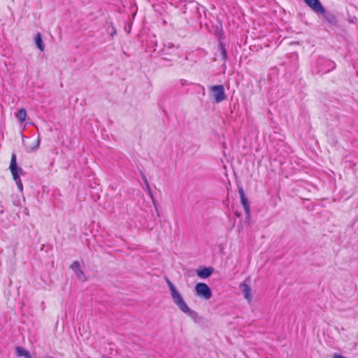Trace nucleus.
<instances>
[{"mask_svg":"<svg viewBox=\"0 0 358 358\" xmlns=\"http://www.w3.org/2000/svg\"><path fill=\"white\" fill-rule=\"evenodd\" d=\"M116 34V31H115V30L114 29L113 33H112V34H111V35H113V34Z\"/></svg>","mask_w":358,"mask_h":358,"instance_id":"19","label":"nucleus"},{"mask_svg":"<svg viewBox=\"0 0 358 358\" xmlns=\"http://www.w3.org/2000/svg\"><path fill=\"white\" fill-rule=\"evenodd\" d=\"M152 201H154V198L152 197ZM153 203H155V201H153ZM154 206H156V203H154Z\"/></svg>","mask_w":358,"mask_h":358,"instance_id":"20","label":"nucleus"},{"mask_svg":"<svg viewBox=\"0 0 358 358\" xmlns=\"http://www.w3.org/2000/svg\"><path fill=\"white\" fill-rule=\"evenodd\" d=\"M242 292L246 299L248 301L251 300L252 296H251V288L250 287L245 284V282L241 283L240 285Z\"/></svg>","mask_w":358,"mask_h":358,"instance_id":"12","label":"nucleus"},{"mask_svg":"<svg viewBox=\"0 0 358 358\" xmlns=\"http://www.w3.org/2000/svg\"><path fill=\"white\" fill-rule=\"evenodd\" d=\"M210 91L212 92V96L215 103H220L227 98L224 87L222 85L212 86L210 87Z\"/></svg>","mask_w":358,"mask_h":358,"instance_id":"4","label":"nucleus"},{"mask_svg":"<svg viewBox=\"0 0 358 358\" xmlns=\"http://www.w3.org/2000/svg\"><path fill=\"white\" fill-rule=\"evenodd\" d=\"M34 40H35V43H36V47L41 51H43L44 49H45V45H44V43H43V40H42L41 34L40 33H38L36 35V37H35Z\"/></svg>","mask_w":358,"mask_h":358,"instance_id":"14","label":"nucleus"},{"mask_svg":"<svg viewBox=\"0 0 358 358\" xmlns=\"http://www.w3.org/2000/svg\"><path fill=\"white\" fill-rule=\"evenodd\" d=\"M218 48L220 51L222 59L224 62H226L227 59H228V55H227V52L224 43L223 42L220 41L218 45Z\"/></svg>","mask_w":358,"mask_h":358,"instance_id":"15","label":"nucleus"},{"mask_svg":"<svg viewBox=\"0 0 358 358\" xmlns=\"http://www.w3.org/2000/svg\"><path fill=\"white\" fill-rule=\"evenodd\" d=\"M178 47L174 45L171 43H167L164 45V48L162 50V55H169L174 53Z\"/></svg>","mask_w":358,"mask_h":358,"instance_id":"11","label":"nucleus"},{"mask_svg":"<svg viewBox=\"0 0 358 358\" xmlns=\"http://www.w3.org/2000/svg\"><path fill=\"white\" fill-rule=\"evenodd\" d=\"M304 1L316 13L324 12V8L319 0H304Z\"/></svg>","mask_w":358,"mask_h":358,"instance_id":"7","label":"nucleus"},{"mask_svg":"<svg viewBox=\"0 0 358 358\" xmlns=\"http://www.w3.org/2000/svg\"><path fill=\"white\" fill-rule=\"evenodd\" d=\"M214 268L213 267H200L196 271L197 275L201 278H208L213 273Z\"/></svg>","mask_w":358,"mask_h":358,"instance_id":"9","label":"nucleus"},{"mask_svg":"<svg viewBox=\"0 0 358 358\" xmlns=\"http://www.w3.org/2000/svg\"><path fill=\"white\" fill-rule=\"evenodd\" d=\"M27 112L26 110L24 108L20 109L16 113V117L21 123H22L25 120Z\"/></svg>","mask_w":358,"mask_h":358,"instance_id":"16","label":"nucleus"},{"mask_svg":"<svg viewBox=\"0 0 358 358\" xmlns=\"http://www.w3.org/2000/svg\"><path fill=\"white\" fill-rule=\"evenodd\" d=\"M141 176H142V179H143V182L145 183V187H146V190H147L148 193L149 194V195L150 196V197L152 198V191H151V189L150 187L148 179H147L146 176L143 173H142Z\"/></svg>","mask_w":358,"mask_h":358,"instance_id":"17","label":"nucleus"},{"mask_svg":"<svg viewBox=\"0 0 358 358\" xmlns=\"http://www.w3.org/2000/svg\"><path fill=\"white\" fill-rule=\"evenodd\" d=\"M70 268L72 269V271L75 273L77 278L82 280L83 282L85 281L86 278L85 276V274L83 271L80 268V263L77 261L73 262L71 265L70 266Z\"/></svg>","mask_w":358,"mask_h":358,"instance_id":"8","label":"nucleus"},{"mask_svg":"<svg viewBox=\"0 0 358 358\" xmlns=\"http://www.w3.org/2000/svg\"><path fill=\"white\" fill-rule=\"evenodd\" d=\"M15 352L17 357H24V358H33L29 352L22 347H16Z\"/></svg>","mask_w":358,"mask_h":358,"instance_id":"13","label":"nucleus"},{"mask_svg":"<svg viewBox=\"0 0 358 358\" xmlns=\"http://www.w3.org/2000/svg\"><path fill=\"white\" fill-rule=\"evenodd\" d=\"M238 194L240 195L241 203L243 206L244 210L247 215V217H249L250 215V204L247 197L245 196L243 187H238Z\"/></svg>","mask_w":358,"mask_h":358,"instance_id":"6","label":"nucleus"},{"mask_svg":"<svg viewBox=\"0 0 358 358\" xmlns=\"http://www.w3.org/2000/svg\"><path fill=\"white\" fill-rule=\"evenodd\" d=\"M317 64L319 66V71L322 73H329L336 68L335 62L329 59H319Z\"/></svg>","mask_w":358,"mask_h":358,"instance_id":"5","label":"nucleus"},{"mask_svg":"<svg viewBox=\"0 0 358 358\" xmlns=\"http://www.w3.org/2000/svg\"><path fill=\"white\" fill-rule=\"evenodd\" d=\"M40 142H41V139L39 137H38L36 142V145L31 148V150H33L37 149L40 145Z\"/></svg>","mask_w":358,"mask_h":358,"instance_id":"18","label":"nucleus"},{"mask_svg":"<svg viewBox=\"0 0 358 358\" xmlns=\"http://www.w3.org/2000/svg\"><path fill=\"white\" fill-rule=\"evenodd\" d=\"M48 358H54V357H48Z\"/></svg>","mask_w":358,"mask_h":358,"instance_id":"21","label":"nucleus"},{"mask_svg":"<svg viewBox=\"0 0 358 358\" xmlns=\"http://www.w3.org/2000/svg\"><path fill=\"white\" fill-rule=\"evenodd\" d=\"M195 292L196 296L205 299H209L212 297V291L210 288L203 282H198L195 285Z\"/></svg>","mask_w":358,"mask_h":358,"instance_id":"3","label":"nucleus"},{"mask_svg":"<svg viewBox=\"0 0 358 358\" xmlns=\"http://www.w3.org/2000/svg\"><path fill=\"white\" fill-rule=\"evenodd\" d=\"M166 282L170 289V294L173 303L178 307V308L184 313L187 314L194 321H196L199 317V314L195 310L190 309L185 301H184L181 294L176 289L172 282L166 278Z\"/></svg>","mask_w":358,"mask_h":358,"instance_id":"1","label":"nucleus"},{"mask_svg":"<svg viewBox=\"0 0 358 358\" xmlns=\"http://www.w3.org/2000/svg\"><path fill=\"white\" fill-rule=\"evenodd\" d=\"M322 14L325 20L331 25L336 26L338 24V20L335 16V15L331 12H327L324 10V13H320Z\"/></svg>","mask_w":358,"mask_h":358,"instance_id":"10","label":"nucleus"},{"mask_svg":"<svg viewBox=\"0 0 358 358\" xmlns=\"http://www.w3.org/2000/svg\"><path fill=\"white\" fill-rule=\"evenodd\" d=\"M9 169L12 174L13 178L16 182L17 188L22 191L23 185L22 180L20 179V175H24L25 173L21 167H19L17 164V157L16 155L13 152L11 155L10 163L9 166Z\"/></svg>","mask_w":358,"mask_h":358,"instance_id":"2","label":"nucleus"}]
</instances>
